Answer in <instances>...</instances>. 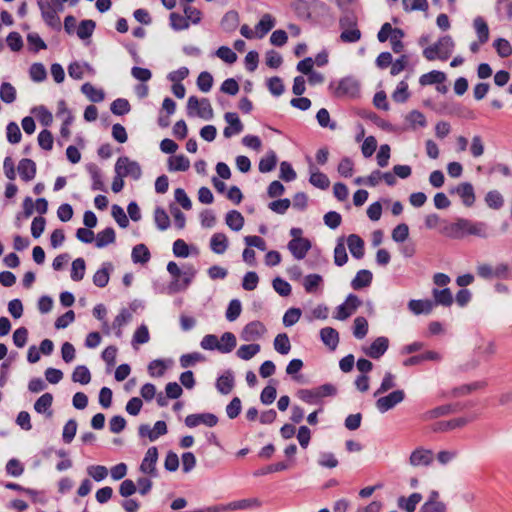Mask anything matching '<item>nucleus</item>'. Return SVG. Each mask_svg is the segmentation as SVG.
Segmentation results:
<instances>
[{
    "label": "nucleus",
    "instance_id": "1",
    "mask_svg": "<svg viewBox=\"0 0 512 512\" xmlns=\"http://www.w3.org/2000/svg\"><path fill=\"white\" fill-rule=\"evenodd\" d=\"M454 42L450 36L440 38L435 44L424 49L423 55L429 61L440 59L447 60L453 51Z\"/></svg>",
    "mask_w": 512,
    "mask_h": 512
},
{
    "label": "nucleus",
    "instance_id": "2",
    "mask_svg": "<svg viewBox=\"0 0 512 512\" xmlns=\"http://www.w3.org/2000/svg\"><path fill=\"white\" fill-rule=\"evenodd\" d=\"M187 113L189 116H197L199 118L210 120L213 118V109L207 98L198 99L191 96L187 102Z\"/></svg>",
    "mask_w": 512,
    "mask_h": 512
},
{
    "label": "nucleus",
    "instance_id": "3",
    "mask_svg": "<svg viewBox=\"0 0 512 512\" xmlns=\"http://www.w3.org/2000/svg\"><path fill=\"white\" fill-rule=\"evenodd\" d=\"M342 32L340 40L344 43H354L360 40L361 31L357 28V21L354 18L345 16L339 21Z\"/></svg>",
    "mask_w": 512,
    "mask_h": 512
},
{
    "label": "nucleus",
    "instance_id": "4",
    "mask_svg": "<svg viewBox=\"0 0 512 512\" xmlns=\"http://www.w3.org/2000/svg\"><path fill=\"white\" fill-rule=\"evenodd\" d=\"M508 270V265L504 263H500L496 266H492L487 263H481L476 268L477 275L487 280L493 278H506Z\"/></svg>",
    "mask_w": 512,
    "mask_h": 512
},
{
    "label": "nucleus",
    "instance_id": "5",
    "mask_svg": "<svg viewBox=\"0 0 512 512\" xmlns=\"http://www.w3.org/2000/svg\"><path fill=\"white\" fill-rule=\"evenodd\" d=\"M360 93L359 83L350 77L341 79L334 87V95L336 97H357Z\"/></svg>",
    "mask_w": 512,
    "mask_h": 512
},
{
    "label": "nucleus",
    "instance_id": "6",
    "mask_svg": "<svg viewBox=\"0 0 512 512\" xmlns=\"http://www.w3.org/2000/svg\"><path fill=\"white\" fill-rule=\"evenodd\" d=\"M115 171L118 176L132 177L139 179L141 176V168L135 161H131L128 157H120L115 165Z\"/></svg>",
    "mask_w": 512,
    "mask_h": 512
},
{
    "label": "nucleus",
    "instance_id": "7",
    "mask_svg": "<svg viewBox=\"0 0 512 512\" xmlns=\"http://www.w3.org/2000/svg\"><path fill=\"white\" fill-rule=\"evenodd\" d=\"M463 238L468 235L477 236L480 238H486L487 225L484 222H475L469 219L458 218Z\"/></svg>",
    "mask_w": 512,
    "mask_h": 512
},
{
    "label": "nucleus",
    "instance_id": "8",
    "mask_svg": "<svg viewBox=\"0 0 512 512\" xmlns=\"http://www.w3.org/2000/svg\"><path fill=\"white\" fill-rule=\"evenodd\" d=\"M267 332L266 326L261 321H252L244 326L240 337L246 342H252L262 338Z\"/></svg>",
    "mask_w": 512,
    "mask_h": 512
},
{
    "label": "nucleus",
    "instance_id": "9",
    "mask_svg": "<svg viewBox=\"0 0 512 512\" xmlns=\"http://www.w3.org/2000/svg\"><path fill=\"white\" fill-rule=\"evenodd\" d=\"M44 21L53 28H60V18L57 10L49 0H37Z\"/></svg>",
    "mask_w": 512,
    "mask_h": 512
},
{
    "label": "nucleus",
    "instance_id": "10",
    "mask_svg": "<svg viewBox=\"0 0 512 512\" xmlns=\"http://www.w3.org/2000/svg\"><path fill=\"white\" fill-rule=\"evenodd\" d=\"M434 461L432 450L418 447L412 451L409 457V464L413 467H427Z\"/></svg>",
    "mask_w": 512,
    "mask_h": 512
},
{
    "label": "nucleus",
    "instance_id": "11",
    "mask_svg": "<svg viewBox=\"0 0 512 512\" xmlns=\"http://www.w3.org/2000/svg\"><path fill=\"white\" fill-rule=\"evenodd\" d=\"M361 305V300L354 294H350L345 302L337 308L335 318L345 320L350 317Z\"/></svg>",
    "mask_w": 512,
    "mask_h": 512
},
{
    "label": "nucleus",
    "instance_id": "12",
    "mask_svg": "<svg viewBox=\"0 0 512 512\" xmlns=\"http://www.w3.org/2000/svg\"><path fill=\"white\" fill-rule=\"evenodd\" d=\"M218 423V418L211 413L190 414L185 418V424L189 428L196 427L204 424L208 427H213Z\"/></svg>",
    "mask_w": 512,
    "mask_h": 512
},
{
    "label": "nucleus",
    "instance_id": "13",
    "mask_svg": "<svg viewBox=\"0 0 512 512\" xmlns=\"http://www.w3.org/2000/svg\"><path fill=\"white\" fill-rule=\"evenodd\" d=\"M405 394L402 390H396L391 392L389 395L380 397L376 401V406L381 412H386L393 408L398 403L404 400Z\"/></svg>",
    "mask_w": 512,
    "mask_h": 512
},
{
    "label": "nucleus",
    "instance_id": "14",
    "mask_svg": "<svg viewBox=\"0 0 512 512\" xmlns=\"http://www.w3.org/2000/svg\"><path fill=\"white\" fill-rule=\"evenodd\" d=\"M311 248V242L306 238L292 239L288 244V249L292 255L298 259H303Z\"/></svg>",
    "mask_w": 512,
    "mask_h": 512
},
{
    "label": "nucleus",
    "instance_id": "15",
    "mask_svg": "<svg viewBox=\"0 0 512 512\" xmlns=\"http://www.w3.org/2000/svg\"><path fill=\"white\" fill-rule=\"evenodd\" d=\"M388 345L389 340L386 337H378L368 348L364 349V353L373 359H378L386 352Z\"/></svg>",
    "mask_w": 512,
    "mask_h": 512
},
{
    "label": "nucleus",
    "instance_id": "16",
    "mask_svg": "<svg viewBox=\"0 0 512 512\" xmlns=\"http://www.w3.org/2000/svg\"><path fill=\"white\" fill-rule=\"evenodd\" d=\"M224 118L228 123V126L223 131V134L226 138H230L233 135L239 134L243 130V124L241 123L236 113L227 112Z\"/></svg>",
    "mask_w": 512,
    "mask_h": 512
},
{
    "label": "nucleus",
    "instance_id": "17",
    "mask_svg": "<svg viewBox=\"0 0 512 512\" xmlns=\"http://www.w3.org/2000/svg\"><path fill=\"white\" fill-rule=\"evenodd\" d=\"M157 459H158L157 448L150 447L147 450L144 459L142 460V463L140 465V470L145 474L154 475Z\"/></svg>",
    "mask_w": 512,
    "mask_h": 512
},
{
    "label": "nucleus",
    "instance_id": "18",
    "mask_svg": "<svg viewBox=\"0 0 512 512\" xmlns=\"http://www.w3.org/2000/svg\"><path fill=\"white\" fill-rule=\"evenodd\" d=\"M471 420L465 417H459L448 421H439L432 426L434 432H445L465 426Z\"/></svg>",
    "mask_w": 512,
    "mask_h": 512
},
{
    "label": "nucleus",
    "instance_id": "19",
    "mask_svg": "<svg viewBox=\"0 0 512 512\" xmlns=\"http://www.w3.org/2000/svg\"><path fill=\"white\" fill-rule=\"evenodd\" d=\"M20 178L25 181H31L36 175V164L33 160L24 158L19 161L17 167Z\"/></svg>",
    "mask_w": 512,
    "mask_h": 512
},
{
    "label": "nucleus",
    "instance_id": "20",
    "mask_svg": "<svg viewBox=\"0 0 512 512\" xmlns=\"http://www.w3.org/2000/svg\"><path fill=\"white\" fill-rule=\"evenodd\" d=\"M435 307V303L432 300H410L408 303L409 310L415 314H429Z\"/></svg>",
    "mask_w": 512,
    "mask_h": 512
},
{
    "label": "nucleus",
    "instance_id": "21",
    "mask_svg": "<svg viewBox=\"0 0 512 512\" xmlns=\"http://www.w3.org/2000/svg\"><path fill=\"white\" fill-rule=\"evenodd\" d=\"M320 337L323 343L331 350H335L339 343V334L332 327H325L320 331Z\"/></svg>",
    "mask_w": 512,
    "mask_h": 512
},
{
    "label": "nucleus",
    "instance_id": "22",
    "mask_svg": "<svg viewBox=\"0 0 512 512\" xmlns=\"http://www.w3.org/2000/svg\"><path fill=\"white\" fill-rule=\"evenodd\" d=\"M347 245L353 257L361 259L364 256V241L358 235H349Z\"/></svg>",
    "mask_w": 512,
    "mask_h": 512
},
{
    "label": "nucleus",
    "instance_id": "23",
    "mask_svg": "<svg viewBox=\"0 0 512 512\" xmlns=\"http://www.w3.org/2000/svg\"><path fill=\"white\" fill-rule=\"evenodd\" d=\"M53 402V396L50 393H45L40 396L34 404V409L40 414H47L48 417L52 416L50 409Z\"/></svg>",
    "mask_w": 512,
    "mask_h": 512
},
{
    "label": "nucleus",
    "instance_id": "24",
    "mask_svg": "<svg viewBox=\"0 0 512 512\" xmlns=\"http://www.w3.org/2000/svg\"><path fill=\"white\" fill-rule=\"evenodd\" d=\"M372 273L369 270H360L357 272L355 278L351 282L354 290H359L368 287L372 282Z\"/></svg>",
    "mask_w": 512,
    "mask_h": 512
},
{
    "label": "nucleus",
    "instance_id": "25",
    "mask_svg": "<svg viewBox=\"0 0 512 512\" xmlns=\"http://www.w3.org/2000/svg\"><path fill=\"white\" fill-rule=\"evenodd\" d=\"M421 500L422 495L420 493H412L408 498L400 497L398 499V506L406 512H414Z\"/></svg>",
    "mask_w": 512,
    "mask_h": 512
},
{
    "label": "nucleus",
    "instance_id": "26",
    "mask_svg": "<svg viewBox=\"0 0 512 512\" xmlns=\"http://www.w3.org/2000/svg\"><path fill=\"white\" fill-rule=\"evenodd\" d=\"M210 248L216 254H223L228 248V238L224 233H215L210 240Z\"/></svg>",
    "mask_w": 512,
    "mask_h": 512
},
{
    "label": "nucleus",
    "instance_id": "27",
    "mask_svg": "<svg viewBox=\"0 0 512 512\" xmlns=\"http://www.w3.org/2000/svg\"><path fill=\"white\" fill-rule=\"evenodd\" d=\"M457 194L466 206L473 205L475 194L473 186L470 183H462L456 189Z\"/></svg>",
    "mask_w": 512,
    "mask_h": 512
},
{
    "label": "nucleus",
    "instance_id": "28",
    "mask_svg": "<svg viewBox=\"0 0 512 512\" xmlns=\"http://www.w3.org/2000/svg\"><path fill=\"white\" fill-rule=\"evenodd\" d=\"M275 26V19L270 14H264L255 26L257 38L264 37Z\"/></svg>",
    "mask_w": 512,
    "mask_h": 512
},
{
    "label": "nucleus",
    "instance_id": "29",
    "mask_svg": "<svg viewBox=\"0 0 512 512\" xmlns=\"http://www.w3.org/2000/svg\"><path fill=\"white\" fill-rule=\"evenodd\" d=\"M473 26L480 44H485L489 40V27L484 18L476 17L473 21Z\"/></svg>",
    "mask_w": 512,
    "mask_h": 512
},
{
    "label": "nucleus",
    "instance_id": "30",
    "mask_svg": "<svg viewBox=\"0 0 512 512\" xmlns=\"http://www.w3.org/2000/svg\"><path fill=\"white\" fill-rule=\"evenodd\" d=\"M189 167L190 161L184 155H175L168 159V168L170 171H187Z\"/></svg>",
    "mask_w": 512,
    "mask_h": 512
},
{
    "label": "nucleus",
    "instance_id": "31",
    "mask_svg": "<svg viewBox=\"0 0 512 512\" xmlns=\"http://www.w3.org/2000/svg\"><path fill=\"white\" fill-rule=\"evenodd\" d=\"M445 80H446L445 73H443L441 71L433 70L429 73L423 74L419 79V83L422 86H427V85H433V84H440V83H443Z\"/></svg>",
    "mask_w": 512,
    "mask_h": 512
},
{
    "label": "nucleus",
    "instance_id": "32",
    "mask_svg": "<svg viewBox=\"0 0 512 512\" xmlns=\"http://www.w3.org/2000/svg\"><path fill=\"white\" fill-rule=\"evenodd\" d=\"M115 231L113 228L108 227L103 231L99 232L95 238V244L98 248L105 247L115 242Z\"/></svg>",
    "mask_w": 512,
    "mask_h": 512
},
{
    "label": "nucleus",
    "instance_id": "33",
    "mask_svg": "<svg viewBox=\"0 0 512 512\" xmlns=\"http://www.w3.org/2000/svg\"><path fill=\"white\" fill-rule=\"evenodd\" d=\"M81 91L85 94L88 99L92 102H101L104 100L105 94L103 90L96 88L91 83H84L81 87Z\"/></svg>",
    "mask_w": 512,
    "mask_h": 512
},
{
    "label": "nucleus",
    "instance_id": "34",
    "mask_svg": "<svg viewBox=\"0 0 512 512\" xmlns=\"http://www.w3.org/2000/svg\"><path fill=\"white\" fill-rule=\"evenodd\" d=\"M435 305L450 306L453 303V296L450 289L445 288L442 290L434 289L433 292Z\"/></svg>",
    "mask_w": 512,
    "mask_h": 512
},
{
    "label": "nucleus",
    "instance_id": "35",
    "mask_svg": "<svg viewBox=\"0 0 512 512\" xmlns=\"http://www.w3.org/2000/svg\"><path fill=\"white\" fill-rule=\"evenodd\" d=\"M451 411L452 409L450 405H442L424 412L421 414L420 419L422 421H430L448 415Z\"/></svg>",
    "mask_w": 512,
    "mask_h": 512
},
{
    "label": "nucleus",
    "instance_id": "36",
    "mask_svg": "<svg viewBox=\"0 0 512 512\" xmlns=\"http://www.w3.org/2000/svg\"><path fill=\"white\" fill-rule=\"evenodd\" d=\"M234 387V378L231 373L221 375L216 382L217 390L222 394H229Z\"/></svg>",
    "mask_w": 512,
    "mask_h": 512
},
{
    "label": "nucleus",
    "instance_id": "37",
    "mask_svg": "<svg viewBox=\"0 0 512 512\" xmlns=\"http://www.w3.org/2000/svg\"><path fill=\"white\" fill-rule=\"evenodd\" d=\"M236 347V337L231 332H225L219 340L218 351L221 353H229Z\"/></svg>",
    "mask_w": 512,
    "mask_h": 512
},
{
    "label": "nucleus",
    "instance_id": "38",
    "mask_svg": "<svg viewBox=\"0 0 512 512\" xmlns=\"http://www.w3.org/2000/svg\"><path fill=\"white\" fill-rule=\"evenodd\" d=\"M226 224L234 231H239L244 225V217L236 210H232L226 215Z\"/></svg>",
    "mask_w": 512,
    "mask_h": 512
},
{
    "label": "nucleus",
    "instance_id": "39",
    "mask_svg": "<svg viewBox=\"0 0 512 512\" xmlns=\"http://www.w3.org/2000/svg\"><path fill=\"white\" fill-rule=\"evenodd\" d=\"M274 348L278 353L282 355H286L289 353V351L291 350V343L286 333L278 334L275 337Z\"/></svg>",
    "mask_w": 512,
    "mask_h": 512
},
{
    "label": "nucleus",
    "instance_id": "40",
    "mask_svg": "<svg viewBox=\"0 0 512 512\" xmlns=\"http://www.w3.org/2000/svg\"><path fill=\"white\" fill-rule=\"evenodd\" d=\"M0 99L7 103H13L16 100V89L9 82H3L0 86Z\"/></svg>",
    "mask_w": 512,
    "mask_h": 512
},
{
    "label": "nucleus",
    "instance_id": "41",
    "mask_svg": "<svg viewBox=\"0 0 512 512\" xmlns=\"http://www.w3.org/2000/svg\"><path fill=\"white\" fill-rule=\"evenodd\" d=\"M260 351L259 344H246L238 348L236 354L240 359L250 360Z\"/></svg>",
    "mask_w": 512,
    "mask_h": 512
},
{
    "label": "nucleus",
    "instance_id": "42",
    "mask_svg": "<svg viewBox=\"0 0 512 512\" xmlns=\"http://www.w3.org/2000/svg\"><path fill=\"white\" fill-rule=\"evenodd\" d=\"M322 282L323 279L319 274H309L304 278L303 285L307 293H315Z\"/></svg>",
    "mask_w": 512,
    "mask_h": 512
},
{
    "label": "nucleus",
    "instance_id": "43",
    "mask_svg": "<svg viewBox=\"0 0 512 512\" xmlns=\"http://www.w3.org/2000/svg\"><path fill=\"white\" fill-rule=\"evenodd\" d=\"M132 259L135 263H146L150 259V252L144 244L136 245L132 250Z\"/></svg>",
    "mask_w": 512,
    "mask_h": 512
},
{
    "label": "nucleus",
    "instance_id": "44",
    "mask_svg": "<svg viewBox=\"0 0 512 512\" xmlns=\"http://www.w3.org/2000/svg\"><path fill=\"white\" fill-rule=\"evenodd\" d=\"M72 380L80 384H88L91 380L89 369L84 365L77 366L72 373Z\"/></svg>",
    "mask_w": 512,
    "mask_h": 512
},
{
    "label": "nucleus",
    "instance_id": "45",
    "mask_svg": "<svg viewBox=\"0 0 512 512\" xmlns=\"http://www.w3.org/2000/svg\"><path fill=\"white\" fill-rule=\"evenodd\" d=\"M402 5L406 12L418 10L426 12L429 8L427 0H402Z\"/></svg>",
    "mask_w": 512,
    "mask_h": 512
},
{
    "label": "nucleus",
    "instance_id": "46",
    "mask_svg": "<svg viewBox=\"0 0 512 512\" xmlns=\"http://www.w3.org/2000/svg\"><path fill=\"white\" fill-rule=\"evenodd\" d=\"M368 322L366 318L359 316L354 319L353 334L356 338L362 339L367 335Z\"/></svg>",
    "mask_w": 512,
    "mask_h": 512
},
{
    "label": "nucleus",
    "instance_id": "47",
    "mask_svg": "<svg viewBox=\"0 0 512 512\" xmlns=\"http://www.w3.org/2000/svg\"><path fill=\"white\" fill-rule=\"evenodd\" d=\"M86 265L82 258H77L72 262L71 278L74 281H80L85 275Z\"/></svg>",
    "mask_w": 512,
    "mask_h": 512
},
{
    "label": "nucleus",
    "instance_id": "48",
    "mask_svg": "<svg viewBox=\"0 0 512 512\" xmlns=\"http://www.w3.org/2000/svg\"><path fill=\"white\" fill-rule=\"evenodd\" d=\"M310 183L320 189H327L330 185L329 178L320 171L311 172Z\"/></svg>",
    "mask_w": 512,
    "mask_h": 512
},
{
    "label": "nucleus",
    "instance_id": "49",
    "mask_svg": "<svg viewBox=\"0 0 512 512\" xmlns=\"http://www.w3.org/2000/svg\"><path fill=\"white\" fill-rule=\"evenodd\" d=\"M485 202L492 209H500L504 204V199L500 192L493 190L486 194Z\"/></svg>",
    "mask_w": 512,
    "mask_h": 512
},
{
    "label": "nucleus",
    "instance_id": "50",
    "mask_svg": "<svg viewBox=\"0 0 512 512\" xmlns=\"http://www.w3.org/2000/svg\"><path fill=\"white\" fill-rule=\"evenodd\" d=\"M154 220L160 230H166L170 226V218L163 208L155 209Z\"/></svg>",
    "mask_w": 512,
    "mask_h": 512
},
{
    "label": "nucleus",
    "instance_id": "51",
    "mask_svg": "<svg viewBox=\"0 0 512 512\" xmlns=\"http://www.w3.org/2000/svg\"><path fill=\"white\" fill-rule=\"evenodd\" d=\"M337 171L342 177H351L354 173V162L349 157L342 158L338 164Z\"/></svg>",
    "mask_w": 512,
    "mask_h": 512
},
{
    "label": "nucleus",
    "instance_id": "52",
    "mask_svg": "<svg viewBox=\"0 0 512 512\" xmlns=\"http://www.w3.org/2000/svg\"><path fill=\"white\" fill-rule=\"evenodd\" d=\"M95 29V22L92 20H83L77 28V36L80 39L89 38Z\"/></svg>",
    "mask_w": 512,
    "mask_h": 512
},
{
    "label": "nucleus",
    "instance_id": "53",
    "mask_svg": "<svg viewBox=\"0 0 512 512\" xmlns=\"http://www.w3.org/2000/svg\"><path fill=\"white\" fill-rule=\"evenodd\" d=\"M261 506V501L258 498H249L235 501L229 504L231 509H249L258 508Z\"/></svg>",
    "mask_w": 512,
    "mask_h": 512
},
{
    "label": "nucleus",
    "instance_id": "54",
    "mask_svg": "<svg viewBox=\"0 0 512 512\" xmlns=\"http://www.w3.org/2000/svg\"><path fill=\"white\" fill-rule=\"evenodd\" d=\"M54 137L51 131L44 129L38 135L39 146L46 151H50L53 148Z\"/></svg>",
    "mask_w": 512,
    "mask_h": 512
},
{
    "label": "nucleus",
    "instance_id": "55",
    "mask_svg": "<svg viewBox=\"0 0 512 512\" xmlns=\"http://www.w3.org/2000/svg\"><path fill=\"white\" fill-rule=\"evenodd\" d=\"M406 121L414 129L417 127H424L426 125V118H425L424 114L418 110L411 111L406 116Z\"/></svg>",
    "mask_w": 512,
    "mask_h": 512
},
{
    "label": "nucleus",
    "instance_id": "56",
    "mask_svg": "<svg viewBox=\"0 0 512 512\" xmlns=\"http://www.w3.org/2000/svg\"><path fill=\"white\" fill-rule=\"evenodd\" d=\"M131 314L123 309L113 320L112 328L116 329V335L121 336L122 331L121 328L130 320Z\"/></svg>",
    "mask_w": 512,
    "mask_h": 512
},
{
    "label": "nucleus",
    "instance_id": "57",
    "mask_svg": "<svg viewBox=\"0 0 512 512\" xmlns=\"http://www.w3.org/2000/svg\"><path fill=\"white\" fill-rule=\"evenodd\" d=\"M494 47L501 58H507L512 54V46L506 39L499 38L495 40Z\"/></svg>",
    "mask_w": 512,
    "mask_h": 512
},
{
    "label": "nucleus",
    "instance_id": "58",
    "mask_svg": "<svg viewBox=\"0 0 512 512\" xmlns=\"http://www.w3.org/2000/svg\"><path fill=\"white\" fill-rule=\"evenodd\" d=\"M30 77L35 82H41L46 79L47 73L43 64L34 63L29 69Z\"/></svg>",
    "mask_w": 512,
    "mask_h": 512
},
{
    "label": "nucleus",
    "instance_id": "59",
    "mask_svg": "<svg viewBox=\"0 0 512 512\" xmlns=\"http://www.w3.org/2000/svg\"><path fill=\"white\" fill-rule=\"evenodd\" d=\"M183 11L189 23L198 24L201 21L202 12L198 8L191 5H184Z\"/></svg>",
    "mask_w": 512,
    "mask_h": 512
},
{
    "label": "nucleus",
    "instance_id": "60",
    "mask_svg": "<svg viewBox=\"0 0 512 512\" xmlns=\"http://www.w3.org/2000/svg\"><path fill=\"white\" fill-rule=\"evenodd\" d=\"M442 233L445 236L452 238V239L463 238V233L461 232V228H460L458 219L455 222L446 225L443 228Z\"/></svg>",
    "mask_w": 512,
    "mask_h": 512
},
{
    "label": "nucleus",
    "instance_id": "61",
    "mask_svg": "<svg viewBox=\"0 0 512 512\" xmlns=\"http://www.w3.org/2000/svg\"><path fill=\"white\" fill-rule=\"evenodd\" d=\"M348 260L345 245L339 241L334 249V262L337 266H343Z\"/></svg>",
    "mask_w": 512,
    "mask_h": 512
},
{
    "label": "nucleus",
    "instance_id": "62",
    "mask_svg": "<svg viewBox=\"0 0 512 512\" xmlns=\"http://www.w3.org/2000/svg\"><path fill=\"white\" fill-rule=\"evenodd\" d=\"M213 77L209 72H201L197 78V86L202 92H208L212 88Z\"/></svg>",
    "mask_w": 512,
    "mask_h": 512
},
{
    "label": "nucleus",
    "instance_id": "63",
    "mask_svg": "<svg viewBox=\"0 0 512 512\" xmlns=\"http://www.w3.org/2000/svg\"><path fill=\"white\" fill-rule=\"evenodd\" d=\"M111 111L115 115H124L130 111V104L126 99L118 98L111 104Z\"/></svg>",
    "mask_w": 512,
    "mask_h": 512
},
{
    "label": "nucleus",
    "instance_id": "64",
    "mask_svg": "<svg viewBox=\"0 0 512 512\" xmlns=\"http://www.w3.org/2000/svg\"><path fill=\"white\" fill-rule=\"evenodd\" d=\"M420 512H446V505L442 501H426Z\"/></svg>",
    "mask_w": 512,
    "mask_h": 512
}]
</instances>
